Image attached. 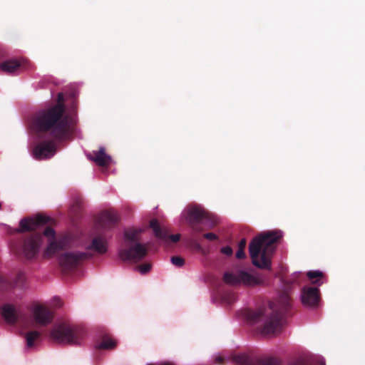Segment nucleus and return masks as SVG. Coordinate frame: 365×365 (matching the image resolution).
I'll use <instances>...</instances> for the list:
<instances>
[{"label":"nucleus","instance_id":"a878e982","mask_svg":"<svg viewBox=\"0 0 365 365\" xmlns=\"http://www.w3.org/2000/svg\"><path fill=\"white\" fill-rule=\"evenodd\" d=\"M222 299L225 303L230 305L237 300V297L233 292H225L222 294Z\"/></svg>","mask_w":365,"mask_h":365},{"label":"nucleus","instance_id":"0eeeda50","mask_svg":"<svg viewBox=\"0 0 365 365\" xmlns=\"http://www.w3.org/2000/svg\"><path fill=\"white\" fill-rule=\"evenodd\" d=\"M48 238V246L44 251V257L46 258L53 257L60 251L71 248L73 240L70 235H63L56 237V232L51 227H47L43 232Z\"/></svg>","mask_w":365,"mask_h":365},{"label":"nucleus","instance_id":"f704fd0d","mask_svg":"<svg viewBox=\"0 0 365 365\" xmlns=\"http://www.w3.org/2000/svg\"><path fill=\"white\" fill-rule=\"evenodd\" d=\"M295 365H309V364L305 362H303V361H299V362H297Z\"/></svg>","mask_w":365,"mask_h":365},{"label":"nucleus","instance_id":"9d476101","mask_svg":"<svg viewBox=\"0 0 365 365\" xmlns=\"http://www.w3.org/2000/svg\"><path fill=\"white\" fill-rule=\"evenodd\" d=\"M230 359L238 365H281L280 360L274 357L257 359L251 351L232 354Z\"/></svg>","mask_w":365,"mask_h":365},{"label":"nucleus","instance_id":"b1692460","mask_svg":"<svg viewBox=\"0 0 365 365\" xmlns=\"http://www.w3.org/2000/svg\"><path fill=\"white\" fill-rule=\"evenodd\" d=\"M115 346V341L110 338L105 337L103 341L96 344V348L98 349H110Z\"/></svg>","mask_w":365,"mask_h":365},{"label":"nucleus","instance_id":"9b49d317","mask_svg":"<svg viewBox=\"0 0 365 365\" xmlns=\"http://www.w3.org/2000/svg\"><path fill=\"white\" fill-rule=\"evenodd\" d=\"M91 257L90 254L83 252H65L59 255L58 262L64 271L69 272L76 268L82 261Z\"/></svg>","mask_w":365,"mask_h":365},{"label":"nucleus","instance_id":"20e7f679","mask_svg":"<svg viewBox=\"0 0 365 365\" xmlns=\"http://www.w3.org/2000/svg\"><path fill=\"white\" fill-rule=\"evenodd\" d=\"M141 232V230L135 228L125 230V247L118 251V256L121 260L138 262L147 256L148 247L139 242V235Z\"/></svg>","mask_w":365,"mask_h":365},{"label":"nucleus","instance_id":"ddd939ff","mask_svg":"<svg viewBox=\"0 0 365 365\" xmlns=\"http://www.w3.org/2000/svg\"><path fill=\"white\" fill-rule=\"evenodd\" d=\"M50 218L42 215H38L36 217H25L19 222L18 232H24L27 231H36L40 227L49 223Z\"/></svg>","mask_w":365,"mask_h":365},{"label":"nucleus","instance_id":"f8f14e48","mask_svg":"<svg viewBox=\"0 0 365 365\" xmlns=\"http://www.w3.org/2000/svg\"><path fill=\"white\" fill-rule=\"evenodd\" d=\"M42 243V235L40 232H34L26 238L21 245L22 255L26 259H33L38 253Z\"/></svg>","mask_w":365,"mask_h":365},{"label":"nucleus","instance_id":"2eb2a0df","mask_svg":"<svg viewBox=\"0 0 365 365\" xmlns=\"http://www.w3.org/2000/svg\"><path fill=\"white\" fill-rule=\"evenodd\" d=\"M150 227L153 229L155 236L165 243H168L169 240L173 242H177L180 239V234L170 235L169 231L165 228H162L158 221L155 219L150 220Z\"/></svg>","mask_w":365,"mask_h":365},{"label":"nucleus","instance_id":"aec40b11","mask_svg":"<svg viewBox=\"0 0 365 365\" xmlns=\"http://www.w3.org/2000/svg\"><path fill=\"white\" fill-rule=\"evenodd\" d=\"M1 314L5 321L9 324H14L18 320L16 309L10 304H6L1 307Z\"/></svg>","mask_w":365,"mask_h":365},{"label":"nucleus","instance_id":"39448f33","mask_svg":"<svg viewBox=\"0 0 365 365\" xmlns=\"http://www.w3.org/2000/svg\"><path fill=\"white\" fill-rule=\"evenodd\" d=\"M85 334V330L80 326L69 322H61L53 325L50 331L49 338L58 344L79 345Z\"/></svg>","mask_w":365,"mask_h":365},{"label":"nucleus","instance_id":"423d86ee","mask_svg":"<svg viewBox=\"0 0 365 365\" xmlns=\"http://www.w3.org/2000/svg\"><path fill=\"white\" fill-rule=\"evenodd\" d=\"M185 212L187 220L197 232L202 231L200 224H203L208 227H212L217 223L215 216L209 213L199 205L188 206Z\"/></svg>","mask_w":365,"mask_h":365},{"label":"nucleus","instance_id":"dca6fc26","mask_svg":"<svg viewBox=\"0 0 365 365\" xmlns=\"http://www.w3.org/2000/svg\"><path fill=\"white\" fill-rule=\"evenodd\" d=\"M302 302L307 307H316L319 302V290L317 287H304L301 294Z\"/></svg>","mask_w":365,"mask_h":365},{"label":"nucleus","instance_id":"412c9836","mask_svg":"<svg viewBox=\"0 0 365 365\" xmlns=\"http://www.w3.org/2000/svg\"><path fill=\"white\" fill-rule=\"evenodd\" d=\"M107 241L101 236L95 237L88 247V250L95 251L100 255L105 254L107 252Z\"/></svg>","mask_w":365,"mask_h":365},{"label":"nucleus","instance_id":"e433bc0d","mask_svg":"<svg viewBox=\"0 0 365 365\" xmlns=\"http://www.w3.org/2000/svg\"><path fill=\"white\" fill-rule=\"evenodd\" d=\"M299 275H300V274H296V277H297Z\"/></svg>","mask_w":365,"mask_h":365},{"label":"nucleus","instance_id":"f257e3e1","mask_svg":"<svg viewBox=\"0 0 365 365\" xmlns=\"http://www.w3.org/2000/svg\"><path fill=\"white\" fill-rule=\"evenodd\" d=\"M58 103L36 113L31 120V128L39 138L46 135L57 139H68L72 133V119L65 114L63 94H58Z\"/></svg>","mask_w":365,"mask_h":365},{"label":"nucleus","instance_id":"393cba45","mask_svg":"<svg viewBox=\"0 0 365 365\" xmlns=\"http://www.w3.org/2000/svg\"><path fill=\"white\" fill-rule=\"evenodd\" d=\"M307 276L310 280H312L313 284L320 285V284L319 282L323 278L324 274L321 271L314 270V271H309L307 273Z\"/></svg>","mask_w":365,"mask_h":365},{"label":"nucleus","instance_id":"c85d7f7f","mask_svg":"<svg viewBox=\"0 0 365 365\" xmlns=\"http://www.w3.org/2000/svg\"><path fill=\"white\" fill-rule=\"evenodd\" d=\"M220 252L227 255V256H231L232 255V249L230 246L223 247L221 248Z\"/></svg>","mask_w":365,"mask_h":365},{"label":"nucleus","instance_id":"bb28decb","mask_svg":"<svg viewBox=\"0 0 365 365\" xmlns=\"http://www.w3.org/2000/svg\"><path fill=\"white\" fill-rule=\"evenodd\" d=\"M171 262L174 265H175L178 267L183 266V264H185V259L178 256L172 257Z\"/></svg>","mask_w":365,"mask_h":365},{"label":"nucleus","instance_id":"f03ea898","mask_svg":"<svg viewBox=\"0 0 365 365\" xmlns=\"http://www.w3.org/2000/svg\"><path fill=\"white\" fill-rule=\"evenodd\" d=\"M291 307V299L287 293H282L276 302H270L265 309H259L249 314L252 322L264 323L259 327L260 333L264 336L278 334L282 326V319Z\"/></svg>","mask_w":365,"mask_h":365},{"label":"nucleus","instance_id":"6ab92c4d","mask_svg":"<svg viewBox=\"0 0 365 365\" xmlns=\"http://www.w3.org/2000/svg\"><path fill=\"white\" fill-rule=\"evenodd\" d=\"M88 157L101 167H106L111 162V157L106 153V150L103 147L100 148L98 151H93V154L89 155Z\"/></svg>","mask_w":365,"mask_h":365},{"label":"nucleus","instance_id":"7c9ffc66","mask_svg":"<svg viewBox=\"0 0 365 365\" xmlns=\"http://www.w3.org/2000/svg\"><path fill=\"white\" fill-rule=\"evenodd\" d=\"M244 249H239L237 252H236V257L237 259H244L245 257V253Z\"/></svg>","mask_w":365,"mask_h":365},{"label":"nucleus","instance_id":"72a5a7b5","mask_svg":"<svg viewBox=\"0 0 365 365\" xmlns=\"http://www.w3.org/2000/svg\"><path fill=\"white\" fill-rule=\"evenodd\" d=\"M148 365H175L174 363L170 361H162L155 364H150Z\"/></svg>","mask_w":365,"mask_h":365},{"label":"nucleus","instance_id":"2f4dec72","mask_svg":"<svg viewBox=\"0 0 365 365\" xmlns=\"http://www.w3.org/2000/svg\"><path fill=\"white\" fill-rule=\"evenodd\" d=\"M246 245H247V242H246V240L245 239H242L240 242H239V245H238V248L239 249H244L246 247Z\"/></svg>","mask_w":365,"mask_h":365},{"label":"nucleus","instance_id":"c9c22d12","mask_svg":"<svg viewBox=\"0 0 365 365\" xmlns=\"http://www.w3.org/2000/svg\"><path fill=\"white\" fill-rule=\"evenodd\" d=\"M293 282H294V283H297V279H294V281H293Z\"/></svg>","mask_w":365,"mask_h":365},{"label":"nucleus","instance_id":"1a4fd4ad","mask_svg":"<svg viewBox=\"0 0 365 365\" xmlns=\"http://www.w3.org/2000/svg\"><path fill=\"white\" fill-rule=\"evenodd\" d=\"M223 280L226 284L237 285L243 284L246 286H257L264 283V279L259 275H253L245 271H240L237 274L226 272L224 274Z\"/></svg>","mask_w":365,"mask_h":365},{"label":"nucleus","instance_id":"473e14b6","mask_svg":"<svg viewBox=\"0 0 365 365\" xmlns=\"http://www.w3.org/2000/svg\"><path fill=\"white\" fill-rule=\"evenodd\" d=\"M224 361H225V359L221 356H217L215 359V364H220V365L223 364Z\"/></svg>","mask_w":365,"mask_h":365},{"label":"nucleus","instance_id":"cd10ccee","mask_svg":"<svg viewBox=\"0 0 365 365\" xmlns=\"http://www.w3.org/2000/svg\"><path fill=\"white\" fill-rule=\"evenodd\" d=\"M137 268L141 274H144L148 273L150 270L151 264L149 263H144L138 266Z\"/></svg>","mask_w":365,"mask_h":365},{"label":"nucleus","instance_id":"a211bd4d","mask_svg":"<svg viewBox=\"0 0 365 365\" xmlns=\"http://www.w3.org/2000/svg\"><path fill=\"white\" fill-rule=\"evenodd\" d=\"M26 277L24 273L19 272L16 274L13 281H8L6 279L0 275V289H23L24 287Z\"/></svg>","mask_w":365,"mask_h":365},{"label":"nucleus","instance_id":"4be33fe9","mask_svg":"<svg viewBox=\"0 0 365 365\" xmlns=\"http://www.w3.org/2000/svg\"><path fill=\"white\" fill-rule=\"evenodd\" d=\"M21 66V64L16 60H8L0 63V70L8 74L14 73Z\"/></svg>","mask_w":365,"mask_h":365},{"label":"nucleus","instance_id":"4468645a","mask_svg":"<svg viewBox=\"0 0 365 365\" xmlns=\"http://www.w3.org/2000/svg\"><path fill=\"white\" fill-rule=\"evenodd\" d=\"M33 317L36 324L41 326H46L52 322L54 313L47 307L36 305L34 308Z\"/></svg>","mask_w":365,"mask_h":365},{"label":"nucleus","instance_id":"6e6552de","mask_svg":"<svg viewBox=\"0 0 365 365\" xmlns=\"http://www.w3.org/2000/svg\"><path fill=\"white\" fill-rule=\"evenodd\" d=\"M36 137L40 140L37 143L32 150L33 157L38 160H47L52 158L56 153V145L55 141H62L66 139H57L52 136L46 135L39 138L37 133L31 128Z\"/></svg>","mask_w":365,"mask_h":365},{"label":"nucleus","instance_id":"5701e85b","mask_svg":"<svg viewBox=\"0 0 365 365\" xmlns=\"http://www.w3.org/2000/svg\"><path fill=\"white\" fill-rule=\"evenodd\" d=\"M41 334L38 331H31L26 334V346L31 348L34 346V341L40 338Z\"/></svg>","mask_w":365,"mask_h":365},{"label":"nucleus","instance_id":"7ed1b4c3","mask_svg":"<svg viewBox=\"0 0 365 365\" xmlns=\"http://www.w3.org/2000/svg\"><path fill=\"white\" fill-rule=\"evenodd\" d=\"M282 237L281 231L274 230L264 232L252 239L249 245V252L252 264L262 269H271L269 252L272 246Z\"/></svg>","mask_w":365,"mask_h":365},{"label":"nucleus","instance_id":"c756f323","mask_svg":"<svg viewBox=\"0 0 365 365\" xmlns=\"http://www.w3.org/2000/svg\"><path fill=\"white\" fill-rule=\"evenodd\" d=\"M203 237L205 238L206 240H210V241H212V240H216L218 239V237L216 234L215 233H212V232H209V233H205L203 235Z\"/></svg>","mask_w":365,"mask_h":365},{"label":"nucleus","instance_id":"f3484780","mask_svg":"<svg viewBox=\"0 0 365 365\" xmlns=\"http://www.w3.org/2000/svg\"><path fill=\"white\" fill-rule=\"evenodd\" d=\"M117 215L111 211H103L96 219V226L99 228L108 230L113 227L118 222Z\"/></svg>","mask_w":365,"mask_h":365}]
</instances>
